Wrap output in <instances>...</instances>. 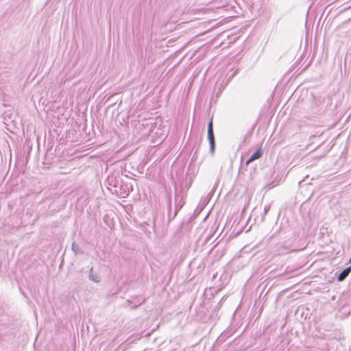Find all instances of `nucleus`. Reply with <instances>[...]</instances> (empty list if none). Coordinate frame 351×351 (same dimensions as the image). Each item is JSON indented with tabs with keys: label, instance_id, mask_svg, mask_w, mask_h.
I'll return each instance as SVG.
<instances>
[{
	"label": "nucleus",
	"instance_id": "nucleus-1",
	"mask_svg": "<svg viewBox=\"0 0 351 351\" xmlns=\"http://www.w3.org/2000/svg\"><path fill=\"white\" fill-rule=\"evenodd\" d=\"M89 279L95 282H99L101 280L100 276L98 274L93 272V267H91L90 269Z\"/></svg>",
	"mask_w": 351,
	"mask_h": 351
},
{
	"label": "nucleus",
	"instance_id": "nucleus-2",
	"mask_svg": "<svg viewBox=\"0 0 351 351\" xmlns=\"http://www.w3.org/2000/svg\"><path fill=\"white\" fill-rule=\"evenodd\" d=\"M351 271V266L345 269L338 276L337 279L339 281L341 282L346 279V278L349 275Z\"/></svg>",
	"mask_w": 351,
	"mask_h": 351
},
{
	"label": "nucleus",
	"instance_id": "nucleus-3",
	"mask_svg": "<svg viewBox=\"0 0 351 351\" xmlns=\"http://www.w3.org/2000/svg\"><path fill=\"white\" fill-rule=\"evenodd\" d=\"M261 156V152L260 150H257L256 152H254L250 158L249 159L247 160L246 162V164L248 165L250 164L251 162L256 160V159H258Z\"/></svg>",
	"mask_w": 351,
	"mask_h": 351
},
{
	"label": "nucleus",
	"instance_id": "nucleus-4",
	"mask_svg": "<svg viewBox=\"0 0 351 351\" xmlns=\"http://www.w3.org/2000/svg\"><path fill=\"white\" fill-rule=\"evenodd\" d=\"M209 144H210V149L212 153L214 152L215 150V138L214 136H208Z\"/></svg>",
	"mask_w": 351,
	"mask_h": 351
},
{
	"label": "nucleus",
	"instance_id": "nucleus-5",
	"mask_svg": "<svg viewBox=\"0 0 351 351\" xmlns=\"http://www.w3.org/2000/svg\"><path fill=\"white\" fill-rule=\"evenodd\" d=\"M209 144H210V149L212 153L214 152L215 150V138L214 136H208Z\"/></svg>",
	"mask_w": 351,
	"mask_h": 351
},
{
	"label": "nucleus",
	"instance_id": "nucleus-6",
	"mask_svg": "<svg viewBox=\"0 0 351 351\" xmlns=\"http://www.w3.org/2000/svg\"><path fill=\"white\" fill-rule=\"evenodd\" d=\"M214 136L212 120L210 121L208 125V136Z\"/></svg>",
	"mask_w": 351,
	"mask_h": 351
},
{
	"label": "nucleus",
	"instance_id": "nucleus-7",
	"mask_svg": "<svg viewBox=\"0 0 351 351\" xmlns=\"http://www.w3.org/2000/svg\"><path fill=\"white\" fill-rule=\"evenodd\" d=\"M72 250L73 251V252L75 254H79V253H82V251H81L80 248L75 243H73L72 244Z\"/></svg>",
	"mask_w": 351,
	"mask_h": 351
},
{
	"label": "nucleus",
	"instance_id": "nucleus-8",
	"mask_svg": "<svg viewBox=\"0 0 351 351\" xmlns=\"http://www.w3.org/2000/svg\"><path fill=\"white\" fill-rule=\"evenodd\" d=\"M349 262H350V263H351V258L350 259V261H349Z\"/></svg>",
	"mask_w": 351,
	"mask_h": 351
}]
</instances>
